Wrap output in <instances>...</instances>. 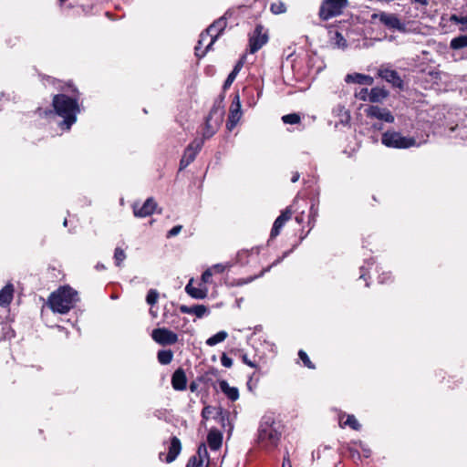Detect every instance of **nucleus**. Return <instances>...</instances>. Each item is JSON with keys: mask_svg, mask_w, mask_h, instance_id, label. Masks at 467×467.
<instances>
[{"mask_svg": "<svg viewBox=\"0 0 467 467\" xmlns=\"http://www.w3.org/2000/svg\"><path fill=\"white\" fill-rule=\"evenodd\" d=\"M389 95V92L384 88H372L369 90L368 101L371 103H380L386 99Z\"/></svg>", "mask_w": 467, "mask_h": 467, "instance_id": "nucleus-25", "label": "nucleus"}, {"mask_svg": "<svg viewBox=\"0 0 467 467\" xmlns=\"http://www.w3.org/2000/svg\"><path fill=\"white\" fill-rule=\"evenodd\" d=\"M0 292H15V285L11 282H8L0 289Z\"/></svg>", "mask_w": 467, "mask_h": 467, "instance_id": "nucleus-56", "label": "nucleus"}, {"mask_svg": "<svg viewBox=\"0 0 467 467\" xmlns=\"http://www.w3.org/2000/svg\"><path fill=\"white\" fill-rule=\"evenodd\" d=\"M229 412L222 408L218 409L217 417L220 418L221 420H223L226 417H228Z\"/></svg>", "mask_w": 467, "mask_h": 467, "instance_id": "nucleus-55", "label": "nucleus"}, {"mask_svg": "<svg viewBox=\"0 0 467 467\" xmlns=\"http://www.w3.org/2000/svg\"><path fill=\"white\" fill-rule=\"evenodd\" d=\"M381 142L388 148L408 149L416 144L412 137L403 136L400 132L387 130L382 134Z\"/></svg>", "mask_w": 467, "mask_h": 467, "instance_id": "nucleus-8", "label": "nucleus"}, {"mask_svg": "<svg viewBox=\"0 0 467 467\" xmlns=\"http://www.w3.org/2000/svg\"><path fill=\"white\" fill-rule=\"evenodd\" d=\"M199 459H202L203 458H209V454H208V451H207V448H206V445L205 443H201L199 446H198V449H197V455H196Z\"/></svg>", "mask_w": 467, "mask_h": 467, "instance_id": "nucleus-45", "label": "nucleus"}, {"mask_svg": "<svg viewBox=\"0 0 467 467\" xmlns=\"http://www.w3.org/2000/svg\"><path fill=\"white\" fill-rule=\"evenodd\" d=\"M240 357H241L242 361L245 365L249 366L250 368H258V365L255 362H254V361L249 359V358H248L246 353H242Z\"/></svg>", "mask_w": 467, "mask_h": 467, "instance_id": "nucleus-48", "label": "nucleus"}, {"mask_svg": "<svg viewBox=\"0 0 467 467\" xmlns=\"http://www.w3.org/2000/svg\"><path fill=\"white\" fill-rule=\"evenodd\" d=\"M450 47L452 49L467 47V35H462L452 38Z\"/></svg>", "mask_w": 467, "mask_h": 467, "instance_id": "nucleus-31", "label": "nucleus"}, {"mask_svg": "<svg viewBox=\"0 0 467 467\" xmlns=\"http://www.w3.org/2000/svg\"><path fill=\"white\" fill-rule=\"evenodd\" d=\"M227 266L223 264H216L208 267L202 275L197 286H194V278L192 277L185 286L184 292H208L222 287L223 283L226 284L225 270Z\"/></svg>", "mask_w": 467, "mask_h": 467, "instance_id": "nucleus-3", "label": "nucleus"}, {"mask_svg": "<svg viewBox=\"0 0 467 467\" xmlns=\"http://www.w3.org/2000/svg\"><path fill=\"white\" fill-rule=\"evenodd\" d=\"M157 358L161 365H168L173 358V352L171 349L159 350Z\"/></svg>", "mask_w": 467, "mask_h": 467, "instance_id": "nucleus-29", "label": "nucleus"}, {"mask_svg": "<svg viewBox=\"0 0 467 467\" xmlns=\"http://www.w3.org/2000/svg\"><path fill=\"white\" fill-rule=\"evenodd\" d=\"M173 389L183 391L187 389V377L182 368H178L171 375V379Z\"/></svg>", "mask_w": 467, "mask_h": 467, "instance_id": "nucleus-18", "label": "nucleus"}, {"mask_svg": "<svg viewBox=\"0 0 467 467\" xmlns=\"http://www.w3.org/2000/svg\"><path fill=\"white\" fill-rule=\"evenodd\" d=\"M243 112L241 109L240 96L238 92H235L232 103L229 109L228 119L226 122V128L232 131L242 118Z\"/></svg>", "mask_w": 467, "mask_h": 467, "instance_id": "nucleus-10", "label": "nucleus"}, {"mask_svg": "<svg viewBox=\"0 0 467 467\" xmlns=\"http://www.w3.org/2000/svg\"><path fill=\"white\" fill-rule=\"evenodd\" d=\"M221 363L225 368H231L233 365V359L223 353L221 357Z\"/></svg>", "mask_w": 467, "mask_h": 467, "instance_id": "nucleus-49", "label": "nucleus"}, {"mask_svg": "<svg viewBox=\"0 0 467 467\" xmlns=\"http://www.w3.org/2000/svg\"><path fill=\"white\" fill-rule=\"evenodd\" d=\"M295 213L296 210H294L293 205L287 206L284 211L281 212L280 215L274 222L270 233V239H275L280 234L281 230L285 224L292 219Z\"/></svg>", "mask_w": 467, "mask_h": 467, "instance_id": "nucleus-12", "label": "nucleus"}, {"mask_svg": "<svg viewBox=\"0 0 467 467\" xmlns=\"http://www.w3.org/2000/svg\"><path fill=\"white\" fill-rule=\"evenodd\" d=\"M445 87L442 88L443 91L447 92L450 90H454L457 88V83L451 79L450 76L447 74H443ZM441 91V88L440 87V92Z\"/></svg>", "mask_w": 467, "mask_h": 467, "instance_id": "nucleus-37", "label": "nucleus"}, {"mask_svg": "<svg viewBox=\"0 0 467 467\" xmlns=\"http://www.w3.org/2000/svg\"><path fill=\"white\" fill-rule=\"evenodd\" d=\"M363 79L364 74L361 73L348 74L345 78L347 83H356L359 85H363Z\"/></svg>", "mask_w": 467, "mask_h": 467, "instance_id": "nucleus-33", "label": "nucleus"}, {"mask_svg": "<svg viewBox=\"0 0 467 467\" xmlns=\"http://www.w3.org/2000/svg\"><path fill=\"white\" fill-rule=\"evenodd\" d=\"M270 10L274 15H281L286 12L285 4L282 1L272 3Z\"/></svg>", "mask_w": 467, "mask_h": 467, "instance_id": "nucleus-32", "label": "nucleus"}, {"mask_svg": "<svg viewBox=\"0 0 467 467\" xmlns=\"http://www.w3.org/2000/svg\"><path fill=\"white\" fill-rule=\"evenodd\" d=\"M189 389L192 392H195L197 391L198 389V381H197V379L195 380H192L191 383H190V386H189Z\"/></svg>", "mask_w": 467, "mask_h": 467, "instance_id": "nucleus-61", "label": "nucleus"}, {"mask_svg": "<svg viewBox=\"0 0 467 467\" xmlns=\"http://www.w3.org/2000/svg\"><path fill=\"white\" fill-rule=\"evenodd\" d=\"M379 21L389 29H396L399 31H403L405 29V26L395 14L381 13L379 15Z\"/></svg>", "mask_w": 467, "mask_h": 467, "instance_id": "nucleus-19", "label": "nucleus"}, {"mask_svg": "<svg viewBox=\"0 0 467 467\" xmlns=\"http://www.w3.org/2000/svg\"><path fill=\"white\" fill-rule=\"evenodd\" d=\"M345 426H349L354 431H359L361 429V425L357 420L354 415H348L346 421L344 422Z\"/></svg>", "mask_w": 467, "mask_h": 467, "instance_id": "nucleus-38", "label": "nucleus"}, {"mask_svg": "<svg viewBox=\"0 0 467 467\" xmlns=\"http://www.w3.org/2000/svg\"><path fill=\"white\" fill-rule=\"evenodd\" d=\"M159 297V294H147L146 301L150 306H153V305L157 302Z\"/></svg>", "mask_w": 467, "mask_h": 467, "instance_id": "nucleus-51", "label": "nucleus"}, {"mask_svg": "<svg viewBox=\"0 0 467 467\" xmlns=\"http://www.w3.org/2000/svg\"><path fill=\"white\" fill-rule=\"evenodd\" d=\"M196 379H197L198 382L204 383V384H207L212 381V377H209V375L206 373V371L203 374L198 376Z\"/></svg>", "mask_w": 467, "mask_h": 467, "instance_id": "nucleus-52", "label": "nucleus"}, {"mask_svg": "<svg viewBox=\"0 0 467 467\" xmlns=\"http://www.w3.org/2000/svg\"><path fill=\"white\" fill-rule=\"evenodd\" d=\"M207 442L212 451H217L223 443V434L217 430H211L207 435Z\"/></svg>", "mask_w": 467, "mask_h": 467, "instance_id": "nucleus-23", "label": "nucleus"}, {"mask_svg": "<svg viewBox=\"0 0 467 467\" xmlns=\"http://www.w3.org/2000/svg\"><path fill=\"white\" fill-rule=\"evenodd\" d=\"M14 294H0V306H8L13 300Z\"/></svg>", "mask_w": 467, "mask_h": 467, "instance_id": "nucleus-42", "label": "nucleus"}, {"mask_svg": "<svg viewBox=\"0 0 467 467\" xmlns=\"http://www.w3.org/2000/svg\"><path fill=\"white\" fill-rule=\"evenodd\" d=\"M180 311L183 314H194L199 318L209 313L208 308L203 305H193L191 306L182 305L180 306Z\"/></svg>", "mask_w": 467, "mask_h": 467, "instance_id": "nucleus-22", "label": "nucleus"}, {"mask_svg": "<svg viewBox=\"0 0 467 467\" xmlns=\"http://www.w3.org/2000/svg\"><path fill=\"white\" fill-rule=\"evenodd\" d=\"M318 200L313 199L311 201V204L309 207V213L307 215V226L309 227L308 231L304 234L300 236V239L303 240L307 236L309 232L315 227L317 219L318 217Z\"/></svg>", "mask_w": 467, "mask_h": 467, "instance_id": "nucleus-21", "label": "nucleus"}, {"mask_svg": "<svg viewBox=\"0 0 467 467\" xmlns=\"http://www.w3.org/2000/svg\"><path fill=\"white\" fill-rule=\"evenodd\" d=\"M209 36H209V34H207L206 30H204L203 32L201 33L198 43H197L196 47H194V54L198 58L203 57L206 55V53L211 50V49H206V47L203 50H202V47L204 45V42L207 40V38Z\"/></svg>", "mask_w": 467, "mask_h": 467, "instance_id": "nucleus-27", "label": "nucleus"}, {"mask_svg": "<svg viewBox=\"0 0 467 467\" xmlns=\"http://www.w3.org/2000/svg\"><path fill=\"white\" fill-rule=\"evenodd\" d=\"M335 38H336V43L338 47H343V48L347 47V46H348L347 40L344 38V36H342L341 33L336 32Z\"/></svg>", "mask_w": 467, "mask_h": 467, "instance_id": "nucleus-47", "label": "nucleus"}, {"mask_svg": "<svg viewBox=\"0 0 467 467\" xmlns=\"http://www.w3.org/2000/svg\"><path fill=\"white\" fill-rule=\"evenodd\" d=\"M282 467H292L288 452L283 458Z\"/></svg>", "mask_w": 467, "mask_h": 467, "instance_id": "nucleus-57", "label": "nucleus"}, {"mask_svg": "<svg viewBox=\"0 0 467 467\" xmlns=\"http://www.w3.org/2000/svg\"><path fill=\"white\" fill-rule=\"evenodd\" d=\"M202 463H203L202 459H199L196 455H192L188 460L186 467H195L196 465H199V467H202Z\"/></svg>", "mask_w": 467, "mask_h": 467, "instance_id": "nucleus-44", "label": "nucleus"}, {"mask_svg": "<svg viewBox=\"0 0 467 467\" xmlns=\"http://www.w3.org/2000/svg\"><path fill=\"white\" fill-rule=\"evenodd\" d=\"M126 259V254L120 247H117L114 251V260L116 265L119 266L121 263Z\"/></svg>", "mask_w": 467, "mask_h": 467, "instance_id": "nucleus-39", "label": "nucleus"}, {"mask_svg": "<svg viewBox=\"0 0 467 467\" xmlns=\"http://www.w3.org/2000/svg\"><path fill=\"white\" fill-rule=\"evenodd\" d=\"M158 204L153 197L148 198L144 203L138 207L136 204L133 205V213L136 217L144 218L153 214Z\"/></svg>", "mask_w": 467, "mask_h": 467, "instance_id": "nucleus-17", "label": "nucleus"}, {"mask_svg": "<svg viewBox=\"0 0 467 467\" xmlns=\"http://www.w3.org/2000/svg\"><path fill=\"white\" fill-rule=\"evenodd\" d=\"M206 373L209 375V377H212L214 378V377H217L218 376V369L213 368V367H211L207 371Z\"/></svg>", "mask_w": 467, "mask_h": 467, "instance_id": "nucleus-60", "label": "nucleus"}, {"mask_svg": "<svg viewBox=\"0 0 467 467\" xmlns=\"http://www.w3.org/2000/svg\"><path fill=\"white\" fill-rule=\"evenodd\" d=\"M189 295L195 299H203L207 296L208 294H189Z\"/></svg>", "mask_w": 467, "mask_h": 467, "instance_id": "nucleus-63", "label": "nucleus"}, {"mask_svg": "<svg viewBox=\"0 0 467 467\" xmlns=\"http://www.w3.org/2000/svg\"><path fill=\"white\" fill-rule=\"evenodd\" d=\"M244 7L243 5L238 6L237 8H229L223 16L216 19L205 30L207 34H209L211 39L210 42L206 45V49H212L213 45L215 41L222 36L224 29L227 26V20L232 18L235 13Z\"/></svg>", "mask_w": 467, "mask_h": 467, "instance_id": "nucleus-5", "label": "nucleus"}, {"mask_svg": "<svg viewBox=\"0 0 467 467\" xmlns=\"http://www.w3.org/2000/svg\"><path fill=\"white\" fill-rule=\"evenodd\" d=\"M65 278V274L59 267L48 266L47 270V279L52 283H59Z\"/></svg>", "mask_w": 467, "mask_h": 467, "instance_id": "nucleus-26", "label": "nucleus"}, {"mask_svg": "<svg viewBox=\"0 0 467 467\" xmlns=\"http://www.w3.org/2000/svg\"><path fill=\"white\" fill-rule=\"evenodd\" d=\"M282 120L285 124H297L300 122L301 118L300 115L297 113H290L284 115L282 117Z\"/></svg>", "mask_w": 467, "mask_h": 467, "instance_id": "nucleus-34", "label": "nucleus"}, {"mask_svg": "<svg viewBox=\"0 0 467 467\" xmlns=\"http://www.w3.org/2000/svg\"><path fill=\"white\" fill-rule=\"evenodd\" d=\"M60 91L63 93L56 94L52 99L53 109H45L41 112L38 108L39 115L45 117L53 114L62 118L59 127L62 130H70L72 125L77 121V116L80 112L79 97L80 93L78 88L71 82H67L60 87Z\"/></svg>", "mask_w": 467, "mask_h": 467, "instance_id": "nucleus-1", "label": "nucleus"}, {"mask_svg": "<svg viewBox=\"0 0 467 467\" xmlns=\"http://www.w3.org/2000/svg\"><path fill=\"white\" fill-rule=\"evenodd\" d=\"M300 178V174L298 171H295L291 177V182H296Z\"/></svg>", "mask_w": 467, "mask_h": 467, "instance_id": "nucleus-64", "label": "nucleus"}, {"mask_svg": "<svg viewBox=\"0 0 467 467\" xmlns=\"http://www.w3.org/2000/svg\"><path fill=\"white\" fill-rule=\"evenodd\" d=\"M154 341L162 346L173 345L178 341V335L167 328H155L151 334Z\"/></svg>", "mask_w": 467, "mask_h": 467, "instance_id": "nucleus-14", "label": "nucleus"}, {"mask_svg": "<svg viewBox=\"0 0 467 467\" xmlns=\"http://www.w3.org/2000/svg\"><path fill=\"white\" fill-rule=\"evenodd\" d=\"M451 20L455 22L456 24H460V31L467 32V16H458L456 15H452L451 16Z\"/></svg>", "mask_w": 467, "mask_h": 467, "instance_id": "nucleus-35", "label": "nucleus"}, {"mask_svg": "<svg viewBox=\"0 0 467 467\" xmlns=\"http://www.w3.org/2000/svg\"><path fill=\"white\" fill-rule=\"evenodd\" d=\"M445 122L440 125V135L447 136L451 139L460 140L467 144V116L465 119L460 117V113L449 111L444 116Z\"/></svg>", "mask_w": 467, "mask_h": 467, "instance_id": "nucleus-4", "label": "nucleus"}, {"mask_svg": "<svg viewBox=\"0 0 467 467\" xmlns=\"http://www.w3.org/2000/svg\"><path fill=\"white\" fill-rule=\"evenodd\" d=\"M359 279L363 280L365 282V286L368 287L369 284L368 282L369 275H368V267L366 265H362L359 268Z\"/></svg>", "mask_w": 467, "mask_h": 467, "instance_id": "nucleus-41", "label": "nucleus"}, {"mask_svg": "<svg viewBox=\"0 0 467 467\" xmlns=\"http://www.w3.org/2000/svg\"><path fill=\"white\" fill-rule=\"evenodd\" d=\"M78 294H50L47 305L55 313L66 314L74 306Z\"/></svg>", "mask_w": 467, "mask_h": 467, "instance_id": "nucleus-7", "label": "nucleus"}, {"mask_svg": "<svg viewBox=\"0 0 467 467\" xmlns=\"http://www.w3.org/2000/svg\"><path fill=\"white\" fill-rule=\"evenodd\" d=\"M355 97L362 101H367L369 98V91L367 88H363L359 91L355 92Z\"/></svg>", "mask_w": 467, "mask_h": 467, "instance_id": "nucleus-43", "label": "nucleus"}, {"mask_svg": "<svg viewBox=\"0 0 467 467\" xmlns=\"http://www.w3.org/2000/svg\"><path fill=\"white\" fill-rule=\"evenodd\" d=\"M348 4V0H323L318 10L319 19L327 21L342 15Z\"/></svg>", "mask_w": 467, "mask_h": 467, "instance_id": "nucleus-6", "label": "nucleus"}, {"mask_svg": "<svg viewBox=\"0 0 467 467\" xmlns=\"http://www.w3.org/2000/svg\"><path fill=\"white\" fill-rule=\"evenodd\" d=\"M298 357L302 360L304 366H306L308 368H315V365L312 363L309 357L304 350L300 349L298 351Z\"/></svg>", "mask_w": 467, "mask_h": 467, "instance_id": "nucleus-40", "label": "nucleus"}, {"mask_svg": "<svg viewBox=\"0 0 467 467\" xmlns=\"http://www.w3.org/2000/svg\"><path fill=\"white\" fill-rule=\"evenodd\" d=\"M182 451V443L179 438L172 436L170 440L168 453L165 458L167 463H171L178 457Z\"/></svg>", "mask_w": 467, "mask_h": 467, "instance_id": "nucleus-20", "label": "nucleus"}, {"mask_svg": "<svg viewBox=\"0 0 467 467\" xmlns=\"http://www.w3.org/2000/svg\"><path fill=\"white\" fill-rule=\"evenodd\" d=\"M295 220L299 223L301 224L304 220H305V217H304V212H301L300 213L296 214V217H295Z\"/></svg>", "mask_w": 467, "mask_h": 467, "instance_id": "nucleus-62", "label": "nucleus"}, {"mask_svg": "<svg viewBox=\"0 0 467 467\" xmlns=\"http://www.w3.org/2000/svg\"><path fill=\"white\" fill-rule=\"evenodd\" d=\"M284 424L273 411H266L260 419L255 443L257 447L266 452L275 451L281 441Z\"/></svg>", "mask_w": 467, "mask_h": 467, "instance_id": "nucleus-2", "label": "nucleus"}, {"mask_svg": "<svg viewBox=\"0 0 467 467\" xmlns=\"http://www.w3.org/2000/svg\"><path fill=\"white\" fill-rule=\"evenodd\" d=\"M377 74L379 78L389 83L392 88H399L400 90L404 89V81L396 70L382 66L378 69Z\"/></svg>", "mask_w": 467, "mask_h": 467, "instance_id": "nucleus-13", "label": "nucleus"}, {"mask_svg": "<svg viewBox=\"0 0 467 467\" xmlns=\"http://www.w3.org/2000/svg\"><path fill=\"white\" fill-rule=\"evenodd\" d=\"M244 66V62L242 59H240L236 64L235 66L234 67L233 70L231 71V73L234 74L235 76L238 75V73L240 72V70L242 69Z\"/></svg>", "mask_w": 467, "mask_h": 467, "instance_id": "nucleus-54", "label": "nucleus"}, {"mask_svg": "<svg viewBox=\"0 0 467 467\" xmlns=\"http://www.w3.org/2000/svg\"><path fill=\"white\" fill-rule=\"evenodd\" d=\"M374 83V78L369 75L364 74L363 85L372 86Z\"/></svg>", "mask_w": 467, "mask_h": 467, "instance_id": "nucleus-58", "label": "nucleus"}, {"mask_svg": "<svg viewBox=\"0 0 467 467\" xmlns=\"http://www.w3.org/2000/svg\"><path fill=\"white\" fill-rule=\"evenodd\" d=\"M366 115L368 118L378 119L388 123L394 122V116L386 108H380L379 106L371 105L366 110Z\"/></svg>", "mask_w": 467, "mask_h": 467, "instance_id": "nucleus-16", "label": "nucleus"}, {"mask_svg": "<svg viewBox=\"0 0 467 467\" xmlns=\"http://www.w3.org/2000/svg\"><path fill=\"white\" fill-rule=\"evenodd\" d=\"M224 98H225V94H223V93H222L218 96V98L214 100L213 105L207 116L210 119H213V122L215 123L216 126H220L223 119Z\"/></svg>", "mask_w": 467, "mask_h": 467, "instance_id": "nucleus-15", "label": "nucleus"}, {"mask_svg": "<svg viewBox=\"0 0 467 467\" xmlns=\"http://www.w3.org/2000/svg\"><path fill=\"white\" fill-rule=\"evenodd\" d=\"M219 126L213 122V119L205 118L204 129L202 132V140L210 139L217 130Z\"/></svg>", "mask_w": 467, "mask_h": 467, "instance_id": "nucleus-28", "label": "nucleus"}, {"mask_svg": "<svg viewBox=\"0 0 467 467\" xmlns=\"http://www.w3.org/2000/svg\"><path fill=\"white\" fill-rule=\"evenodd\" d=\"M237 76H235L234 74L231 73L228 75L227 78L225 79L223 85V93L224 94V92L231 87V85L233 84V82L235 80Z\"/></svg>", "mask_w": 467, "mask_h": 467, "instance_id": "nucleus-46", "label": "nucleus"}, {"mask_svg": "<svg viewBox=\"0 0 467 467\" xmlns=\"http://www.w3.org/2000/svg\"><path fill=\"white\" fill-rule=\"evenodd\" d=\"M264 26L261 24L255 26L254 32L249 37V51L251 54L256 53L268 41V35L264 33Z\"/></svg>", "mask_w": 467, "mask_h": 467, "instance_id": "nucleus-11", "label": "nucleus"}, {"mask_svg": "<svg viewBox=\"0 0 467 467\" xmlns=\"http://www.w3.org/2000/svg\"><path fill=\"white\" fill-rule=\"evenodd\" d=\"M211 411H212V408L210 406L204 407L202 410V417L204 420H207L209 418V414L211 413Z\"/></svg>", "mask_w": 467, "mask_h": 467, "instance_id": "nucleus-59", "label": "nucleus"}, {"mask_svg": "<svg viewBox=\"0 0 467 467\" xmlns=\"http://www.w3.org/2000/svg\"><path fill=\"white\" fill-rule=\"evenodd\" d=\"M221 391L231 400L235 401L239 399V389L236 387H231L225 379L219 381Z\"/></svg>", "mask_w": 467, "mask_h": 467, "instance_id": "nucleus-24", "label": "nucleus"}, {"mask_svg": "<svg viewBox=\"0 0 467 467\" xmlns=\"http://www.w3.org/2000/svg\"><path fill=\"white\" fill-rule=\"evenodd\" d=\"M182 225H175L173 226L169 232H168V234H167V237H172V236H175L177 235L181 230H182Z\"/></svg>", "mask_w": 467, "mask_h": 467, "instance_id": "nucleus-53", "label": "nucleus"}, {"mask_svg": "<svg viewBox=\"0 0 467 467\" xmlns=\"http://www.w3.org/2000/svg\"><path fill=\"white\" fill-rule=\"evenodd\" d=\"M202 146L203 140L196 138L185 148L182 157L180 161V171L186 169L192 162L194 161L197 154L201 151Z\"/></svg>", "mask_w": 467, "mask_h": 467, "instance_id": "nucleus-9", "label": "nucleus"}, {"mask_svg": "<svg viewBox=\"0 0 467 467\" xmlns=\"http://www.w3.org/2000/svg\"><path fill=\"white\" fill-rule=\"evenodd\" d=\"M347 451L348 452V457L353 461L355 464L358 465V463L361 462L362 457L360 452L357 449L352 448L350 446L347 447Z\"/></svg>", "mask_w": 467, "mask_h": 467, "instance_id": "nucleus-36", "label": "nucleus"}, {"mask_svg": "<svg viewBox=\"0 0 467 467\" xmlns=\"http://www.w3.org/2000/svg\"><path fill=\"white\" fill-rule=\"evenodd\" d=\"M53 292H77L69 285H59Z\"/></svg>", "mask_w": 467, "mask_h": 467, "instance_id": "nucleus-50", "label": "nucleus"}, {"mask_svg": "<svg viewBox=\"0 0 467 467\" xmlns=\"http://www.w3.org/2000/svg\"><path fill=\"white\" fill-rule=\"evenodd\" d=\"M227 337H228V334L226 331H224V330L219 331L216 334H214L213 336L210 337L206 340V345H208L210 347L215 346L218 343L224 341L227 338Z\"/></svg>", "mask_w": 467, "mask_h": 467, "instance_id": "nucleus-30", "label": "nucleus"}]
</instances>
